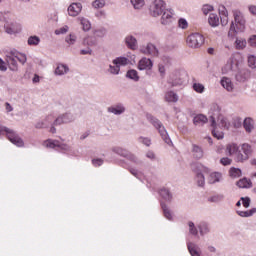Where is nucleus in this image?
Here are the masks:
<instances>
[{"label": "nucleus", "mask_w": 256, "mask_h": 256, "mask_svg": "<svg viewBox=\"0 0 256 256\" xmlns=\"http://www.w3.org/2000/svg\"><path fill=\"white\" fill-rule=\"evenodd\" d=\"M228 175L229 177H231V179H237L238 177H241L242 172H241V169L232 167L228 171Z\"/></svg>", "instance_id": "nucleus-27"}, {"label": "nucleus", "mask_w": 256, "mask_h": 256, "mask_svg": "<svg viewBox=\"0 0 256 256\" xmlns=\"http://www.w3.org/2000/svg\"><path fill=\"white\" fill-rule=\"evenodd\" d=\"M208 23L211 27H217L219 25V16L217 14H210Z\"/></svg>", "instance_id": "nucleus-29"}, {"label": "nucleus", "mask_w": 256, "mask_h": 256, "mask_svg": "<svg viewBox=\"0 0 256 256\" xmlns=\"http://www.w3.org/2000/svg\"><path fill=\"white\" fill-rule=\"evenodd\" d=\"M192 155L194 159H203V148L197 144H192Z\"/></svg>", "instance_id": "nucleus-13"}, {"label": "nucleus", "mask_w": 256, "mask_h": 256, "mask_svg": "<svg viewBox=\"0 0 256 256\" xmlns=\"http://www.w3.org/2000/svg\"><path fill=\"white\" fill-rule=\"evenodd\" d=\"M9 57L12 59H17V57H19V52H17V50H11L6 54V59H9Z\"/></svg>", "instance_id": "nucleus-50"}, {"label": "nucleus", "mask_w": 256, "mask_h": 256, "mask_svg": "<svg viewBox=\"0 0 256 256\" xmlns=\"http://www.w3.org/2000/svg\"><path fill=\"white\" fill-rule=\"evenodd\" d=\"M135 9H141L145 5V0H130Z\"/></svg>", "instance_id": "nucleus-42"}, {"label": "nucleus", "mask_w": 256, "mask_h": 256, "mask_svg": "<svg viewBox=\"0 0 256 256\" xmlns=\"http://www.w3.org/2000/svg\"><path fill=\"white\" fill-rule=\"evenodd\" d=\"M93 7L95 9H101V8L105 7V1H103V0H95L93 2Z\"/></svg>", "instance_id": "nucleus-49"}, {"label": "nucleus", "mask_w": 256, "mask_h": 256, "mask_svg": "<svg viewBox=\"0 0 256 256\" xmlns=\"http://www.w3.org/2000/svg\"><path fill=\"white\" fill-rule=\"evenodd\" d=\"M253 153L251 149V145L248 143H244L241 145V150L239 149V145L235 142H230L226 145V154L227 155H236L235 161L237 163H243L249 159V156Z\"/></svg>", "instance_id": "nucleus-1"}, {"label": "nucleus", "mask_w": 256, "mask_h": 256, "mask_svg": "<svg viewBox=\"0 0 256 256\" xmlns=\"http://www.w3.org/2000/svg\"><path fill=\"white\" fill-rule=\"evenodd\" d=\"M6 63L8 64L10 71H17V69H19L17 65V58L8 57L6 58Z\"/></svg>", "instance_id": "nucleus-23"}, {"label": "nucleus", "mask_w": 256, "mask_h": 256, "mask_svg": "<svg viewBox=\"0 0 256 256\" xmlns=\"http://www.w3.org/2000/svg\"><path fill=\"white\" fill-rule=\"evenodd\" d=\"M177 85H183V80L178 79V80H173V81L171 82V86H172V87H177Z\"/></svg>", "instance_id": "nucleus-60"}, {"label": "nucleus", "mask_w": 256, "mask_h": 256, "mask_svg": "<svg viewBox=\"0 0 256 256\" xmlns=\"http://www.w3.org/2000/svg\"><path fill=\"white\" fill-rule=\"evenodd\" d=\"M113 65H117L121 68V66H125L129 64V59L127 57H118L112 61Z\"/></svg>", "instance_id": "nucleus-26"}, {"label": "nucleus", "mask_w": 256, "mask_h": 256, "mask_svg": "<svg viewBox=\"0 0 256 256\" xmlns=\"http://www.w3.org/2000/svg\"><path fill=\"white\" fill-rule=\"evenodd\" d=\"M45 147H49L50 149H55V147H61L59 141L57 140H47L44 142Z\"/></svg>", "instance_id": "nucleus-35"}, {"label": "nucleus", "mask_w": 256, "mask_h": 256, "mask_svg": "<svg viewBox=\"0 0 256 256\" xmlns=\"http://www.w3.org/2000/svg\"><path fill=\"white\" fill-rule=\"evenodd\" d=\"M159 195H160V197H162V199H164V201L171 202L172 196H171V193L169 192V190L162 188L159 191Z\"/></svg>", "instance_id": "nucleus-31"}, {"label": "nucleus", "mask_w": 256, "mask_h": 256, "mask_svg": "<svg viewBox=\"0 0 256 256\" xmlns=\"http://www.w3.org/2000/svg\"><path fill=\"white\" fill-rule=\"evenodd\" d=\"M225 84H226V90H228L231 93V91H233L234 89L233 82H231L229 78H225Z\"/></svg>", "instance_id": "nucleus-53"}, {"label": "nucleus", "mask_w": 256, "mask_h": 256, "mask_svg": "<svg viewBox=\"0 0 256 256\" xmlns=\"http://www.w3.org/2000/svg\"><path fill=\"white\" fill-rule=\"evenodd\" d=\"M243 127L246 133H251L255 129V121L251 118H246L243 122Z\"/></svg>", "instance_id": "nucleus-19"}, {"label": "nucleus", "mask_w": 256, "mask_h": 256, "mask_svg": "<svg viewBox=\"0 0 256 256\" xmlns=\"http://www.w3.org/2000/svg\"><path fill=\"white\" fill-rule=\"evenodd\" d=\"M93 34L95 35V37H99L100 39H102V37H105V35H107V29L105 28H98L93 30Z\"/></svg>", "instance_id": "nucleus-36"}, {"label": "nucleus", "mask_w": 256, "mask_h": 256, "mask_svg": "<svg viewBox=\"0 0 256 256\" xmlns=\"http://www.w3.org/2000/svg\"><path fill=\"white\" fill-rule=\"evenodd\" d=\"M234 21L236 25L233 22L231 23L230 29L228 31V39H235L237 37V29L241 33L245 31V18H243L241 11H234Z\"/></svg>", "instance_id": "nucleus-3"}, {"label": "nucleus", "mask_w": 256, "mask_h": 256, "mask_svg": "<svg viewBox=\"0 0 256 256\" xmlns=\"http://www.w3.org/2000/svg\"><path fill=\"white\" fill-rule=\"evenodd\" d=\"M254 213H256V208H252L251 210L248 211H237V214L240 217H251L252 215H254Z\"/></svg>", "instance_id": "nucleus-37"}, {"label": "nucleus", "mask_w": 256, "mask_h": 256, "mask_svg": "<svg viewBox=\"0 0 256 256\" xmlns=\"http://www.w3.org/2000/svg\"><path fill=\"white\" fill-rule=\"evenodd\" d=\"M186 43L191 49H199L205 43V37L199 33H193L187 37Z\"/></svg>", "instance_id": "nucleus-6"}, {"label": "nucleus", "mask_w": 256, "mask_h": 256, "mask_svg": "<svg viewBox=\"0 0 256 256\" xmlns=\"http://www.w3.org/2000/svg\"><path fill=\"white\" fill-rule=\"evenodd\" d=\"M10 15H11V12L9 11L0 12V21H4V23H8Z\"/></svg>", "instance_id": "nucleus-43"}, {"label": "nucleus", "mask_w": 256, "mask_h": 256, "mask_svg": "<svg viewBox=\"0 0 256 256\" xmlns=\"http://www.w3.org/2000/svg\"><path fill=\"white\" fill-rule=\"evenodd\" d=\"M65 41L66 43H68V45H75V41H77V36H75V34H70L66 37Z\"/></svg>", "instance_id": "nucleus-47"}, {"label": "nucleus", "mask_w": 256, "mask_h": 256, "mask_svg": "<svg viewBox=\"0 0 256 256\" xmlns=\"http://www.w3.org/2000/svg\"><path fill=\"white\" fill-rule=\"evenodd\" d=\"M212 135H213V137H215L216 139H223V137H224V134H223V132H219V131H217V130H212Z\"/></svg>", "instance_id": "nucleus-56"}, {"label": "nucleus", "mask_w": 256, "mask_h": 256, "mask_svg": "<svg viewBox=\"0 0 256 256\" xmlns=\"http://www.w3.org/2000/svg\"><path fill=\"white\" fill-rule=\"evenodd\" d=\"M248 67H251V69H256V57H255V55H249L248 56Z\"/></svg>", "instance_id": "nucleus-41"}, {"label": "nucleus", "mask_w": 256, "mask_h": 256, "mask_svg": "<svg viewBox=\"0 0 256 256\" xmlns=\"http://www.w3.org/2000/svg\"><path fill=\"white\" fill-rule=\"evenodd\" d=\"M109 73L112 75H119V72L121 71V68L117 65H110L108 69Z\"/></svg>", "instance_id": "nucleus-45"}, {"label": "nucleus", "mask_w": 256, "mask_h": 256, "mask_svg": "<svg viewBox=\"0 0 256 256\" xmlns=\"http://www.w3.org/2000/svg\"><path fill=\"white\" fill-rule=\"evenodd\" d=\"M224 199V196L223 195H214V196H211L210 198H208V201L210 203H220V201H223Z\"/></svg>", "instance_id": "nucleus-40"}, {"label": "nucleus", "mask_w": 256, "mask_h": 256, "mask_svg": "<svg viewBox=\"0 0 256 256\" xmlns=\"http://www.w3.org/2000/svg\"><path fill=\"white\" fill-rule=\"evenodd\" d=\"M178 25L180 29H187V27H189V24L187 23V20L185 18H180L178 20Z\"/></svg>", "instance_id": "nucleus-48"}, {"label": "nucleus", "mask_w": 256, "mask_h": 256, "mask_svg": "<svg viewBox=\"0 0 256 256\" xmlns=\"http://www.w3.org/2000/svg\"><path fill=\"white\" fill-rule=\"evenodd\" d=\"M245 47H247V40L240 38V39H236L235 40V48L238 51H242V49H245Z\"/></svg>", "instance_id": "nucleus-28"}, {"label": "nucleus", "mask_w": 256, "mask_h": 256, "mask_svg": "<svg viewBox=\"0 0 256 256\" xmlns=\"http://www.w3.org/2000/svg\"><path fill=\"white\" fill-rule=\"evenodd\" d=\"M161 209L163 211V215L165 218L168 219V221H173V213L171 212V209H169V206L165 204V202H160Z\"/></svg>", "instance_id": "nucleus-18"}, {"label": "nucleus", "mask_w": 256, "mask_h": 256, "mask_svg": "<svg viewBox=\"0 0 256 256\" xmlns=\"http://www.w3.org/2000/svg\"><path fill=\"white\" fill-rule=\"evenodd\" d=\"M202 11H203L204 15H209V13H211V11H213V6H211L209 4L203 5Z\"/></svg>", "instance_id": "nucleus-51"}, {"label": "nucleus", "mask_w": 256, "mask_h": 256, "mask_svg": "<svg viewBox=\"0 0 256 256\" xmlns=\"http://www.w3.org/2000/svg\"><path fill=\"white\" fill-rule=\"evenodd\" d=\"M196 182L198 187H205V176L203 173L196 174Z\"/></svg>", "instance_id": "nucleus-38"}, {"label": "nucleus", "mask_w": 256, "mask_h": 256, "mask_svg": "<svg viewBox=\"0 0 256 256\" xmlns=\"http://www.w3.org/2000/svg\"><path fill=\"white\" fill-rule=\"evenodd\" d=\"M193 89L196 91V93H203V91H205V86H203L201 83H194Z\"/></svg>", "instance_id": "nucleus-46"}, {"label": "nucleus", "mask_w": 256, "mask_h": 256, "mask_svg": "<svg viewBox=\"0 0 256 256\" xmlns=\"http://www.w3.org/2000/svg\"><path fill=\"white\" fill-rule=\"evenodd\" d=\"M150 13L152 17H159V15H162V25H169L173 19V10L170 9L165 11V2L163 0H154L150 5Z\"/></svg>", "instance_id": "nucleus-2"}, {"label": "nucleus", "mask_w": 256, "mask_h": 256, "mask_svg": "<svg viewBox=\"0 0 256 256\" xmlns=\"http://www.w3.org/2000/svg\"><path fill=\"white\" fill-rule=\"evenodd\" d=\"M69 31V26H64L60 29L55 30V35H65Z\"/></svg>", "instance_id": "nucleus-52"}, {"label": "nucleus", "mask_w": 256, "mask_h": 256, "mask_svg": "<svg viewBox=\"0 0 256 256\" xmlns=\"http://www.w3.org/2000/svg\"><path fill=\"white\" fill-rule=\"evenodd\" d=\"M191 169L194 173H196V175H199V173H209V168L205 167L203 164L201 163H192L191 164Z\"/></svg>", "instance_id": "nucleus-12"}, {"label": "nucleus", "mask_w": 256, "mask_h": 256, "mask_svg": "<svg viewBox=\"0 0 256 256\" xmlns=\"http://www.w3.org/2000/svg\"><path fill=\"white\" fill-rule=\"evenodd\" d=\"M141 53L151 55L152 57H159V49L152 43H148L147 46L142 47Z\"/></svg>", "instance_id": "nucleus-9"}, {"label": "nucleus", "mask_w": 256, "mask_h": 256, "mask_svg": "<svg viewBox=\"0 0 256 256\" xmlns=\"http://www.w3.org/2000/svg\"><path fill=\"white\" fill-rule=\"evenodd\" d=\"M125 111V106L123 104H117L116 106L108 107V112L113 113L114 115H123Z\"/></svg>", "instance_id": "nucleus-17"}, {"label": "nucleus", "mask_w": 256, "mask_h": 256, "mask_svg": "<svg viewBox=\"0 0 256 256\" xmlns=\"http://www.w3.org/2000/svg\"><path fill=\"white\" fill-rule=\"evenodd\" d=\"M187 247L191 256H201V254H199V246H197V244L188 242Z\"/></svg>", "instance_id": "nucleus-20"}, {"label": "nucleus", "mask_w": 256, "mask_h": 256, "mask_svg": "<svg viewBox=\"0 0 256 256\" xmlns=\"http://www.w3.org/2000/svg\"><path fill=\"white\" fill-rule=\"evenodd\" d=\"M73 121H75V116L72 113H65L58 116L54 120L53 125H63L65 123H73Z\"/></svg>", "instance_id": "nucleus-8"}, {"label": "nucleus", "mask_w": 256, "mask_h": 256, "mask_svg": "<svg viewBox=\"0 0 256 256\" xmlns=\"http://www.w3.org/2000/svg\"><path fill=\"white\" fill-rule=\"evenodd\" d=\"M220 180H221V173L214 172L209 175L208 183L210 184L219 183Z\"/></svg>", "instance_id": "nucleus-30"}, {"label": "nucleus", "mask_w": 256, "mask_h": 256, "mask_svg": "<svg viewBox=\"0 0 256 256\" xmlns=\"http://www.w3.org/2000/svg\"><path fill=\"white\" fill-rule=\"evenodd\" d=\"M147 120L149 121V123H151V125H153V127H155V129H157L164 143H166V145H169V147H173V141H171V138L169 137V134L167 133V130L165 129L163 123L152 115H147Z\"/></svg>", "instance_id": "nucleus-4"}, {"label": "nucleus", "mask_w": 256, "mask_h": 256, "mask_svg": "<svg viewBox=\"0 0 256 256\" xmlns=\"http://www.w3.org/2000/svg\"><path fill=\"white\" fill-rule=\"evenodd\" d=\"M242 201V205L243 207H245L246 209L249 207V205H251V199L249 197H242L241 198Z\"/></svg>", "instance_id": "nucleus-54"}, {"label": "nucleus", "mask_w": 256, "mask_h": 256, "mask_svg": "<svg viewBox=\"0 0 256 256\" xmlns=\"http://www.w3.org/2000/svg\"><path fill=\"white\" fill-rule=\"evenodd\" d=\"M165 100L168 103H177V101H179V96H177V93L173 91H169L165 95Z\"/></svg>", "instance_id": "nucleus-22"}, {"label": "nucleus", "mask_w": 256, "mask_h": 256, "mask_svg": "<svg viewBox=\"0 0 256 256\" xmlns=\"http://www.w3.org/2000/svg\"><path fill=\"white\" fill-rule=\"evenodd\" d=\"M42 123L44 124V127H46L47 129L49 125H53V123H55V117L52 114H49L45 117L44 120H42Z\"/></svg>", "instance_id": "nucleus-32"}, {"label": "nucleus", "mask_w": 256, "mask_h": 256, "mask_svg": "<svg viewBox=\"0 0 256 256\" xmlns=\"http://www.w3.org/2000/svg\"><path fill=\"white\" fill-rule=\"evenodd\" d=\"M153 67V61L149 58H142L138 63L140 71L150 70Z\"/></svg>", "instance_id": "nucleus-11"}, {"label": "nucleus", "mask_w": 256, "mask_h": 256, "mask_svg": "<svg viewBox=\"0 0 256 256\" xmlns=\"http://www.w3.org/2000/svg\"><path fill=\"white\" fill-rule=\"evenodd\" d=\"M93 165H95V167H101V165H103V160L102 159H94L92 160Z\"/></svg>", "instance_id": "nucleus-59"}, {"label": "nucleus", "mask_w": 256, "mask_h": 256, "mask_svg": "<svg viewBox=\"0 0 256 256\" xmlns=\"http://www.w3.org/2000/svg\"><path fill=\"white\" fill-rule=\"evenodd\" d=\"M249 44L251 45V47H256V35H255V36H252V37L249 39Z\"/></svg>", "instance_id": "nucleus-63"}, {"label": "nucleus", "mask_w": 256, "mask_h": 256, "mask_svg": "<svg viewBox=\"0 0 256 256\" xmlns=\"http://www.w3.org/2000/svg\"><path fill=\"white\" fill-rule=\"evenodd\" d=\"M233 126L236 128V129H239V127H241V119L239 118H236L233 122Z\"/></svg>", "instance_id": "nucleus-61"}, {"label": "nucleus", "mask_w": 256, "mask_h": 256, "mask_svg": "<svg viewBox=\"0 0 256 256\" xmlns=\"http://www.w3.org/2000/svg\"><path fill=\"white\" fill-rule=\"evenodd\" d=\"M81 25H82L83 31H89L91 29V22H89V20L85 18L81 20Z\"/></svg>", "instance_id": "nucleus-44"}, {"label": "nucleus", "mask_w": 256, "mask_h": 256, "mask_svg": "<svg viewBox=\"0 0 256 256\" xmlns=\"http://www.w3.org/2000/svg\"><path fill=\"white\" fill-rule=\"evenodd\" d=\"M198 229L200 231V235H207L209 233V226L205 222H201L198 226Z\"/></svg>", "instance_id": "nucleus-34"}, {"label": "nucleus", "mask_w": 256, "mask_h": 256, "mask_svg": "<svg viewBox=\"0 0 256 256\" xmlns=\"http://www.w3.org/2000/svg\"><path fill=\"white\" fill-rule=\"evenodd\" d=\"M0 71H7V66L5 65V61L0 58Z\"/></svg>", "instance_id": "nucleus-62"}, {"label": "nucleus", "mask_w": 256, "mask_h": 256, "mask_svg": "<svg viewBox=\"0 0 256 256\" xmlns=\"http://www.w3.org/2000/svg\"><path fill=\"white\" fill-rule=\"evenodd\" d=\"M251 77V72L249 70H241L239 73L236 74V80L240 83H245Z\"/></svg>", "instance_id": "nucleus-15"}, {"label": "nucleus", "mask_w": 256, "mask_h": 256, "mask_svg": "<svg viewBox=\"0 0 256 256\" xmlns=\"http://www.w3.org/2000/svg\"><path fill=\"white\" fill-rule=\"evenodd\" d=\"M35 127H36V129H46L45 124L43 123V121L37 122Z\"/></svg>", "instance_id": "nucleus-64"}, {"label": "nucleus", "mask_w": 256, "mask_h": 256, "mask_svg": "<svg viewBox=\"0 0 256 256\" xmlns=\"http://www.w3.org/2000/svg\"><path fill=\"white\" fill-rule=\"evenodd\" d=\"M4 27H5L6 33H8V35H13L14 33H17V30H15V28H13V27H10L7 25H5Z\"/></svg>", "instance_id": "nucleus-58"}, {"label": "nucleus", "mask_w": 256, "mask_h": 256, "mask_svg": "<svg viewBox=\"0 0 256 256\" xmlns=\"http://www.w3.org/2000/svg\"><path fill=\"white\" fill-rule=\"evenodd\" d=\"M125 43L128 47V49H132V51H135L137 49V38L134 36H127L125 38Z\"/></svg>", "instance_id": "nucleus-16"}, {"label": "nucleus", "mask_w": 256, "mask_h": 256, "mask_svg": "<svg viewBox=\"0 0 256 256\" xmlns=\"http://www.w3.org/2000/svg\"><path fill=\"white\" fill-rule=\"evenodd\" d=\"M83 45H87L89 48L97 47V38H95L93 36H88V37L84 38Z\"/></svg>", "instance_id": "nucleus-25"}, {"label": "nucleus", "mask_w": 256, "mask_h": 256, "mask_svg": "<svg viewBox=\"0 0 256 256\" xmlns=\"http://www.w3.org/2000/svg\"><path fill=\"white\" fill-rule=\"evenodd\" d=\"M139 142L143 143V145H146V147L151 146V139H149V138L140 137Z\"/></svg>", "instance_id": "nucleus-55"}, {"label": "nucleus", "mask_w": 256, "mask_h": 256, "mask_svg": "<svg viewBox=\"0 0 256 256\" xmlns=\"http://www.w3.org/2000/svg\"><path fill=\"white\" fill-rule=\"evenodd\" d=\"M16 61H19L22 63V65H25L27 63V57L25 55L18 54V57H16Z\"/></svg>", "instance_id": "nucleus-57"}, {"label": "nucleus", "mask_w": 256, "mask_h": 256, "mask_svg": "<svg viewBox=\"0 0 256 256\" xmlns=\"http://www.w3.org/2000/svg\"><path fill=\"white\" fill-rule=\"evenodd\" d=\"M82 9H83V5H81V3H79V2L72 3L68 7V13L71 17H77V15H79V13H81Z\"/></svg>", "instance_id": "nucleus-10"}, {"label": "nucleus", "mask_w": 256, "mask_h": 256, "mask_svg": "<svg viewBox=\"0 0 256 256\" xmlns=\"http://www.w3.org/2000/svg\"><path fill=\"white\" fill-rule=\"evenodd\" d=\"M39 43H41V38H39L38 36H30L28 38V45L37 46L39 45Z\"/></svg>", "instance_id": "nucleus-39"}, {"label": "nucleus", "mask_w": 256, "mask_h": 256, "mask_svg": "<svg viewBox=\"0 0 256 256\" xmlns=\"http://www.w3.org/2000/svg\"><path fill=\"white\" fill-rule=\"evenodd\" d=\"M69 73V66L65 64H59L55 69V75H66Z\"/></svg>", "instance_id": "nucleus-24"}, {"label": "nucleus", "mask_w": 256, "mask_h": 256, "mask_svg": "<svg viewBox=\"0 0 256 256\" xmlns=\"http://www.w3.org/2000/svg\"><path fill=\"white\" fill-rule=\"evenodd\" d=\"M208 119L207 116L203 114H198L193 118V124L194 125H205L207 123Z\"/></svg>", "instance_id": "nucleus-21"}, {"label": "nucleus", "mask_w": 256, "mask_h": 256, "mask_svg": "<svg viewBox=\"0 0 256 256\" xmlns=\"http://www.w3.org/2000/svg\"><path fill=\"white\" fill-rule=\"evenodd\" d=\"M237 187L239 189H251L253 187V182H251V179L248 178H242L236 183Z\"/></svg>", "instance_id": "nucleus-14"}, {"label": "nucleus", "mask_w": 256, "mask_h": 256, "mask_svg": "<svg viewBox=\"0 0 256 256\" xmlns=\"http://www.w3.org/2000/svg\"><path fill=\"white\" fill-rule=\"evenodd\" d=\"M126 77H128V79H132L133 81H139V74L137 73V70H128Z\"/></svg>", "instance_id": "nucleus-33"}, {"label": "nucleus", "mask_w": 256, "mask_h": 256, "mask_svg": "<svg viewBox=\"0 0 256 256\" xmlns=\"http://www.w3.org/2000/svg\"><path fill=\"white\" fill-rule=\"evenodd\" d=\"M113 153L116 155H120V157H125L128 161H132V163H136V165H141V161L135 157L134 154H131L127 149L121 147H113Z\"/></svg>", "instance_id": "nucleus-7"}, {"label": "nucleus", "mask_w": 256, "mask_h": 256, "mask_svg": "<svg viewBox=\"0 0 256 256\" xmlns=\"http://www.w3.org/2000/svg\"><path fill=\"white\" fill-rule=\"evenodd\" d=\"M3 133H6V137L9 140V142L13 143V145H16V147H23V145H25L23 139L19 137V134H16L15 131L5 126H0V135H3Z\"/></svg>", "instance_id": "nucleus-5"}]
</instances>
